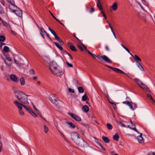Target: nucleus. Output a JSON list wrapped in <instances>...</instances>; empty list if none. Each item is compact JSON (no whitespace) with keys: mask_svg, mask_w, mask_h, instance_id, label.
Returning a JSON list of instances; mask_svg holds the SVG:
<instances>
[{"mask_svg":"<svg viewBox=\"0 0 155 155\" xmlns=\"http://www.w3.org/2000/svg\"><path fill=\"white\" fill-rule=\"evenodd\" d=\"M117 124H121V126H122L124 127H126V126L124 124H123L121 121H120L119 122V123L118 121H117Z\"/></svg>","mask_w":155,"mask_h":155,"instance_id":"obj_48","label":"nucleus"},{"mask_svg":"<svg viewBox=\"0 0 155 155\" xmlns=\"http://www.w3.org/2000/svg\"><path fill=\"white\" fill-rule=\"evenodd\" d=\"M114 140L116 141H118L119 138V136L117 134H115L113 137Z\"/></svg>","mask_w":155,"mask_h":155,"instance_id":"obj_28","label":"nucleus"},{"mask_svg":"<svg viewBox=\"0 0 155 155\" xmlns=\"http://www.w3.org/2000/svg\"><path fill=\"white\" fill-rule=\"evenodd\" d=\"M66 64L68 68H72L73 67V65L72 64L69 63L68 61H66Z\"/></svg>","mask_w":155,"mask_h":155,"instance_id":"obj_39","label":"nucleus"},{"mask_svg":"<svg viewBox=\"0 0 155 155\" xmlns=\"http://www.w3.org/2000/svg\"><path fill=\"white\" fill-rule=\"evenodd\" d=\"M64 53H65V54H68V56H69L70 57L71 60H72L73 59V57H72V56L71 55V54H70L67 51H64Z\"/></svg>","mask_w":155,"mask_h":155,"instance_id":"obj_41","label":"nucleus"},{"mask_svg":"<svg viewBox=\"0 0 155 155\" xmlns=\"http://www.w3.org/2000/svg\"><path fill=\"white\" fill-rule=\"evenodd\" d=\"M68 91L70 92H72L73 93H74V90L71 89V88H69L68 89Z\"/></svg>","mask_w":155,"mask_h":155,"instance_id":"obj_52","label":"nucleus"},{"mask_svg":"<svg viewBox=\"0 0 155 155\" xmlns=\"http://www.w3.org/2000/svg\"><path fill=\"white\" fill-rule=\"evenodd\" d=\"M32 104L33 105V107L34 108V109L36 111H39L37 109V108L35 106V105L33 104V103H32Z\"/></svg>","mask_w":155,"mask_h":155,"instance_id":"obj_53","label":"nucleus"},{"mask_svg":"<svg viewBox=\"0 0 155 155\" xmlns=\"http://www.w3.org/2000/svg\"><path fill=\"white\" fill-rule=\"evenodd\" d=\"M137 66L140 68V70L143 71H144V69L142 67L140 63H138L137 64Z\"/></svg>","mask_w":155,"mask_h":155,"instance_id":"obj_26","label":"nucleus"},{"mask_svg":"<svg viewBox=\"0 0 155 155\" xmlns=\"http://www.w3.org/2000/svg\"><path fill=\"white\" fill-rule=\"evenodd\" d=\"M40 32H44V31H45L44 30V28L42 27H41L40 28Z\"/></svg>","mask_w":155,"mask_h":155,"instance_id":"obj_63","label":"nucleus"},{"mask_svg":"<svg viewBox=\"0 0 155 155\" xmlns=\"http://www.w3.org/2000/svg\"><path fill=\"white\" fill-rule=\"evenodd\" d=\"M88 97L86 94L83 95L82 97V100L84 101H86Z\"/></svg>","mask_w":155,"mask_h":155,"instance_id":"obj_37","label":"nucleus"},{"mask_svg":"<svg viewBox=\"0 0 155 155\" xmlns=\"http://www.w3.org/2000/svg\"><path fill=\"white\" fill-rule=\"evenodd\" d=\"M130 129H132L133 130L137 132L138 134H140L136 129V128L135 127V125H134V127H130Z\"/></svg>","mask_w":155,"mask_h":155,"instance_id":"obj_46","label":"nucleus"},{"mask_svg":"<svg viewBox=\"0 0 155 155\" xmlns=\"http://www.w3.org/2000/svg\"><path fill=\"white\" fill-rule=\"evenodd\" d=\"M70 49L71 50L74 51L76 52L77 51V49L76 47L74 45L71 46H70Z\"/></svg>","mask_w":155,"mask_h":155,"instance_id":"obj_34","label":"nucleus"},{"mask_svg":"<svg viewBox=\"0 0 155 155\" xmlns=\"http://www.w3.org/2000/svg\"><path fill=\"white\" fill-rule=\"evenodd\" d=\"M29 73L30 74L33 75L35 74V72L33 69H31L29 70Z\"/></svg>","mask_w":155,"mask_h":155,"instance_id":"obj_47","label":"nucleus"},{"mask_svg":"<svg viewBox=\"0 0 155 155\" xmlns=\"http://www.w3.org/2000/svg\"><path fill=\"white\" fill-rule=\"evenodd\" d=\"M133 104L134 105V109L136 108L137 107V104L135 103H133Z\"/></svg>","mask_w":155,"mask_h":155,"instance_id":"obj_62","label":"nucleus"},{"mask_svg":"<svg viewBox=\"0 0 155 155\" xmlns=\"http://www.w3.org/2000/svg\"><path fill=\"white\" fill-rule=\"evenodd\" d=\"M97 6L100 10H102V7L100 0H97Z\"/></svg>","mask_w":155,"mask_h":155,"instance_id":"obj_21","label":"nucleus"},{"mask_svg":"<svg viewBox=\"0 0 155 155\" xmlns=\"http://www.w3.org/2000/svg\"><path fill=\"white\" fill-rule=\"evenodd\" d=\"M82 110L84 112L87 113L89 111V108L88 106L84 105L82 107Z\"/></svg>","mask_w":155,"mask_h":155,"instance_id":"obj_14","label":"nucleus"},{"mask_svg":"<svg viewBox=\"0 0 155 155\" xmlns=\"http://www.w3.org/2000/svg\"><path fill=\"white\" fill-rule=\"evenodd\" d=\"M94 11V7H92L91 8V11H90V13H92Z\"/></svg>","mask_w":155,"mask_h":155,"instance_id":"obj_56","label":"nucleus"},{"mask_svg":"<svg viewBox=\"0 0 155 155\" xmlns=\"http://www.w3.org/2000/svg\"><path fill=\"white\" fill-rule=\"evenodd\" d=\"M11 32L12 34L14 35H15L16 34V33L15 31H14L13 30H12L11 31Z\"/></svg>","mask_w":155,"mask_h":155,"instance_id":"obj_54","label":"nucleus"},{"mask_svg":"<svg viewBox=\"0 0 155 155\" xmlns=\"http://www.w3.org/2000/svg\"><path fill=\"white\" fill-rule=\"evenodd\" d=\"M110 104L112 105V106L114 108V110H117V108L116 105V104H115L113 102H110Z\"/></svg>","mask_w":155,"mask_h":155,"instance_id":"obj_44","label":"nucleus"},{"mask_svg":"<svg viewBox=\"0 0 155 155\" xmlns=\"http://www.w3.org/2000/svg\"><path fill=\"white\" fill-rule=\"evenodd\" d=\"M135 82L141 88H143V87H142L141 85L143 86V84L142 82L139 79L137 78L135 79L134 80Z\"/></svg>","mask_w":155,"mask_h":155,"instance_id":"obj_15","label":"nucleus"},{"mask_svg":"<svg viewBox=\"0 0 155 155\" xmlns=\"http://www.w3.org/2000/svg\"><path fill=\"white\" fill-rule=\"evenodd\" d=\"M57 98L56 97V95L54 94L51 95L49 97V99L51 102L55 100Z\"/></svg>","mask_w":155,"mask_h":155,"instance_id":"obj_13","label":"nucleus"},{"mask_svg":"<svg viewBox=\"0 0 155 155\" xmlns=\"http://www.w3.org/2000/svg\"><path fill=\"white\" fill-rule=\"evenodd\" d=\"M50 12L52 17L56 20L57 19V18L54 16L53 14L52 13H51L50 11Z\"/></svg>","mask_w":155,"mask_h":155,"instance_id":"obj_58","label":"nucleus"},{"mask_svg":"<svg viewBox=\"0 0 155 155\" xmlns=\"http://www.w3.org/2000/svg\"><path fill=\"white\" fill-rule=\"evenodd\" d=\"M88 53L89 55L92 57L94 58L95 59V57H96L99 60L102 61L103 60L104 61L106 62L109 63H112V61L106 56L104 55L102 56H99L98 55H95L90 51H88Z\"/></svg>","mask_w":155,"mask_h":155,"instance_id":"obj_3","label":"nucleus"},{"mask_svg":"<svg viewBox=\"0 0 155 155\" xmlns=\"http://www.w3.org/2000/svg\"><path fill=\"white\" fill-rule=\"evenodd\" d=\"M6 59L8 61H11L12 60L11 58L9 57H7Z\"/></svg>","mask_w":155,"mask_h":155,"instance_id":"obj_61","label":"nucleus"},{"mask_svg":"<svg viewBox=\"0 0 155 155\" xmlns=\"http://www.w3.org/2000/svg\"><path fill=\"white\" fill-rule=\"evenodd\" d=\"M58 131L59 132V133L61 134V135L62 136V137H64V139L66 138V137L65 136V135L63 134V133H62L61 131L60 130H58Z\"/></svg>","mask_w":155,"mask_h":155,"instance_id":"obj_51","label":"nucleus"},{"mask_svg":"<svg viewBox=\"0 0 155 155\" xmlns=\"http://www.w3.org/2000/svg\"><path fill=\"white\" fill-rule=\"evenodd\" d=\"M114 11H116L117 8V3H114L113 5L110 7Z\"/></svg>","mask_w":155,"mask_h":155,"instance_id":"obj_24","label":"nucleus"},{"mask_svg":"<svg viewBox=\"0 0 155 155\" xmlns=\"http://www.w3.org/2000/svg\"><path fill=\"white\" fill-rule=\"evenodd\" d=\"M2 24L5 27H9L10 26V25L9 24H8L7 23H6V22L4 21L3 20L2 21Z\"/></svg>","mask_w":155,"mask_h":155,"instance_id":"obj_36","label":"nucleus"},{"mask_svg":"<svg viewBox=\"0 0 155 155\" xmlns=\"http://www.w3.org/2000/svg\"><path fill=\"white\" fill-rule=\"evenodd\" d=\"M66 123L67 125H69L70 127L71 128H74L75 127V125L71 122H66Z\"/></svg>","mask_w":155,"mask_h":155,"instance_id":"obj_22","label":"nucleus"},{"mask_svg":"<svg viewBox=\"0 0 155 155\" xmlns=\"http://www.w3.org/2000/svg\"><path fill=\"white\" fill-rule=\"evenodd\" d=\"M14 92L16 97L19 100L21 99V98L22 96L24 95L25 94L24 93L19 90H15Z\"/></svg>","mask_w":155,"mask_h":155,"instance_id":"obj_6","label":"nucleus"},{"mask_svg":"<svg viewBox=\"0 0 155 155\" xmlns=\"http://www.w3.org/2000/svg\"><path fill=\"white\" fill-rule=\"evenodd\" d=\"M48 29L51 31V32L52 34L54 36L55 38L58 37V36L57 35L56 33L50 27H49Z\"/></svg>","mask_w":155,"mask_h":155,"instance_id":"obj_18","label":"nucleus"},{"mask_svg":"<svg viewBox=\"0 0 155 155\" xmlns=\"http://www.w3.org/2000/svg\"><path fill=\"white\" fill-rule=\"evenodd\" d=\"M107 21V22L108 23L109 25L111 31L112 32L115 38H116V36L113 30V28H112L111 25L110 24V23L109 22V21Z\"/></svg>","mask_w":155,"mask_h":155,"instance_id":"obj_19","label":"nucleus"},{"mask_svg":"<svg viewBox=\"0 0 155 155\" xmlns=\"http://www.w3.org/2000/svg\"><path fill=\"white\" fill-rule=\"evenodd\" d=\"M14 61L15 63L17 64L18 66H21V65L22 64H22L21 63H19V62L17 61L15 59H14Z\"/></svg>","mask_w":155,"mask_h":155,"instance_id":"obj_45","label":"nucleus"},{"mask_svg":"<svg viewBox=\"0 0 155 155\" xmlns=\"http://www.w3.org/2000/svg\"><path fill=\"white\" fill-rule=\"evenodd\" d=\"M13 103L15 104V105L18 107V108L19 109V110L22 109V107H23V105L24 104L18 102L16 101H14Z\"/></svg>","mask_w":155,"mask_h":155,"instance_id":"obj_9","label":"nucleus"},{"mask_svg":"<svg viewBox=\"0 0 155 155\" xmlns=\"http://www.w3.org/2000/svg\"><path fill=\"white\" fill-rule=\"evenodd\" d=\"M5 45V43H4L3 42H0V48L2 47V46L3 45Z\"/></svg>","mask_w":155,"mask_h":155,"instance_id":"obj_60","label":"nucleus"},{"mask_svg":"<svg viewBox=\"0 0 155 155\" xmlns=\"http://www.w3.org/2000/svg\"><path fill=\"white\" fill-rule=\"evenodd\" d=\"M0 2L1 4L4 6L5 5V2L4 0H1Z\"/></svg>","mask_w":155,"mask_h":155,"instance_id":"obj_57","label":"nucleus"},{"mask_svg":"<svg viewBox=\"0 0 155 155\" xmlns=\"http://www.w3.org/2000/svg\"><path fill=\"white\" fill-rule=\"evenodd\" d=\"M6 39L4 35L0 36V41H4Z\"/></svg>","mask_w":155,"mask_h":155,"instance_id":"obj_32","label":"nucleus"},{"mask_svg":"<svg viewBox=\"0 0 155 155\" xmlns=\"http://www.w3.org/2000/svg\"><path fill=\"white\" fill-rule=\"evenodd\" d=\"M46 36L49 39V40L52 42H53V41L49 35L48 33L46 34Z\"/></svg>","mask_w":155,"mask_h":155,"instance_id":"obj_50","label":"nucleus"},{"mask_svg":"<svg viewBox=\"0 0 155 155\" xmlns=\"http://www.w3.org/2000/svg\"><path fill=\"white\" fill-rule=\"evenodd\" d=\"M142 134L140 133V135L137 137L138 141L140 143H144V140L142 137Z\"/></svg>","mask_w":155,"mask_h":155,"instance_id":"obj_12","label":"nucleus"},{"mask_svg":"<svg viewBox=\"0 0 155 155\" xmlns=\"http://www.w3.org/2000/svg\"><path fill=\"white\" fill-rule=\"evenodd\" d=\"M23 107L25 108L28 112H29V113L31 111V110H32L31 109V108L30 107H28L26 106L25 105H23Z\"/></svg>","mask_w":155,"mask_h":155,"instance_id":"obj_27","label":"nucleus"},{"mask_svg":"<svg viewBox=\"0 0 155 155\" xmlns=\"http://www.w3.org/2000/svg\"><path fill=\"white\" fill-rule=\"evenodd\" d=\"M28 95L25 94V93L24 94V95L22 96L21 98V99H20L21 102L23 104H28L29 103L28 101V98L27 97Z\"/></svg>","mask_w":155,"mask_h":155,"instance_id":"obj_8","label":"nucleus"},{"mask_svg":"<svg viewBox=\"0 0 155 155\" xmlns=\"http://www.w3.org/2000/svg\"><path fill=\"white\" fill-rule=\"evenodd\" d=\"M3 51L7 53L10 51V49L7 46H5L4 48Z\"/></svg>","mask_w":155,"mask_h":155,"instance_id":"obj_30","label":"nucleus"},{"mask_svg":"<svg viewBox=\"0 0 155 155\" xmlns=\"http://www.w3.org/2000/svg\"><path fill=\"white\" fill-rule=\"evenodd\" d=\"M71 138L76 144L79 147L85 148L89 146L88 143L86 142L82 137L76 132H73L71 134Z\"/></svg>","mask_w":155,"mask_h":155,"instance_id":"obj_1","label":"nucleus"},{"mask_svg":"<svg viewBox=\"0 0 155 155\" xmlns=\"http://www.w3.org/2000/svg\"><path fill=\"white\" fill-rule=\"evenodd\" d=\"M31 111L30 112V113L33 116L35 117H37V115L35 114L32 110H31Z\"/></svg>","mask_w":155,"mask_h":155,"instance_id":"obj_42","label":"nucleus"},{"mask_svg":"<svg viewBox=\"0 0 155 155\" xmlns=\"http://www.w3.org/2000/svg\"><path fill=\"white\" fill-rule=\"evenodd\" d=\"M105 49L107 51H109L110 50V49L107 46H105Z\"/></svg>","mask_w":155,"mask_h":155,"instance_id":"obj_64","label":"nucleus"},{"mask_svg":"<svg viewBox=\"0 0 155 155\" xmlns=\"http://www.w3.org/2000/svg\"><path fill=\"white\" fill-rule=\"evenodd\" d=\"M58 65L54 61H51L49 64V69L51 72L54 75L56 76H59L61 77V74L59 71H58L57 67Z\"/></svg>","mask_w":155,"mask_h":155,"instance_id":"obj_2","label":"nucleus"},{"mask_svg":"<svg viewBox=\"0 0 155 155\" xmlns=\"http://www.w3.org/2000/svg\"><path fill=\"white\" fill-rule=\"evenodd\" d=\"M19 110V113L22 116L24 115L25 113L24 112L21 110Z\"/></svg>","mask_w":155,"mask_h":155,"instance_id":"obj_49","label":"nucleus"},{"mask_svg":"<svg viewBox=\"0 0 155 155\" xmlns=\"http://www.w3.org/2000/svg\"><path fill=\"white\" fill-rule=\"evenodd\" d=\"M102 139L103 141L106 143H109L110 142V140L107 137H106L104 136H102Z\"/></svg>","mask_w":155,"mask_h":155,"instance_id":"obj_23","label":"nucleus"},{"mask_svg":"<svg viewBox=\"0 0 155 155\" xmlns=\"http://www.w3.org/2000/svg\"><path fill=\"white\" fill-rule=\"evenodd\" d=\"M2 143L1 141L0 140V152L2 151Z\"/></svg>","mask_w":155,"mask_h":155,"instance_id":"obj_55","label":"nucleus"},{"mask_svg":"<svg viewBox=\"0 0 155 155\" xmlns=\"http://www.w3.org/2000/svg\"><path fill=\"white\" fill-rule=\"evenodd\" d=\"M105 65L106 66H107L108 68H110L111 69L113 70V71H115V72H116L117 73H120V74H124L128 78H130V76H129L127 74L124 72H123L122 70H120V69L119 68H116L113 67L109 66L107 65Z\"/></svg>","mask_w":155,"mask_h":155,"instance_id":"obj_5","label":"nucleus"},{"mask_svg":"<svg viewBox=\"0 0 155 155\" xmlns=\"http://www.w3.org/2000/svg\"><path fill=\"white\" fill-rule=\"evenodd\" d=\"M21 84V85H24L25 84V79L23 77H21L20 79Z\"/></svg>","mask_w":155,"mask_h":155,"instance_id":"obj_25","label":"nucleus"},{"mask_svg":"<svg viewBox=\"0 0 155 155\" xmlns=\"http://www.w3.org/2000/svg\"><path fill=\"white\" fill-rule=\"evenodd\" d=\"M147 98H150L152 101L153 102H155V101L153 99V98L151 94H147Z\"/></svg>","mask_w":155,"mask_h":155,"instance_id":"obj_35","label":"nucleus"},{"mask_svg":"<svg viewBox=\"0 0 155 155\" xmlns=\"http://www.w3.org/2000/svg\"><path fill=\"white\" fill-rule=\"evenodd\" d=\"M55 39L56 40H58L59 42V43H60V44L61 45H63V44H64L63 42L62 41L61 39H60V38L58 36L56 38H55Z\"/></svg>","mask_w":155,"mask_h":155,"instance_id":"obj_29","label":"nucleus"},{"mask_svg":"<svg viewBox=\"0 0 155 155\" xmlns=\"http://www.w3.org/2000/svg\"><path fill=\"white\" fill-rule=\"evenodd\" d=\"M131 103H132V102H130L129 101H126L123 102V103L124 104H127L128 106H129L130 107V108L131 109H132L133 110H134V109L133 108L132 105V104Z\"/></svg>","mask_w":155,"mask_h":155,"instance_id":"obj_16","label":"nucleus"},{"mask_svg":"<svg viewBox=\"0 0 155 155\" xmlns=\"http://www.w3.org/2000/svg\"><path fill=\"white\" fill-rule=\"evenodd\" d=\"M134 58L136 61L137 64L138 63H140L139 61H141V59L137 55H135L134 56Z\"/></svg>","mask_w":155,"mask_h":155,"instance_id":"obj_17","label":"nucleus"},{"mask_svg":"<svg viewBox=\"0 0 155 155\" xmlns=\"http://www.w3.org/2000/svg\"><path fill=\"white\" fill-rule=\"evenodd\" d=\"M97 143L99 146L101 147L102 150H106L105 149L104 147L103 146V145L100 142H98Z\"/></svg>","mask_w":155,"mask_h":155,"instance_id":"obj_40","label":"nucleus"},{"mask_svg":"<svg viewBox=\"0 0 155 155\" xmlns=\"http://www.w3.org/2000/svg\"><path fill=\"white\" fill-rule=\"evenodd\" d=\"M7 2L11 4L13 6H14L15 5V2L14 0H6Z\"/></svg>","mask_w":155,"mask_h":155,"instance_id":"obj_31","label":"nucleus"},{"mask_svg":"<svg viewBox=\"0 0 155 155\" xmlns=\"http://www.w3.org/2000/svg\"><path fill=\"white\" fill-rule=\"evenodd\" d=\"M68 114L72 118L78 122H79L81 120V117L76 114L71 113H69Z\"/></svg>","mask_w":155,"mask_h":155,"instance_id":"obj_7","label":"nucleus"},{"mask_svg":"<svg viewBox=\"0 0 155 155\" xmlns=\"http://www.w3.org/2000/svg\"><path fill=\"white\" fill-rule=\"evenodd\" d=\"M44 132L45 133H48V128L47 127V126H46L45 125H44Z\"/></svg>","mask_w":155,"mask_h":155,"instance_id":"obj_43","label":"nucleus"},{"mask_svg":"<svg viewBox=\"0 0 155 155\" xmlns=\"http://www.w3.org/2000/svg\"><path fill=\"white\" fill-rule=\"evenodd\" d=\"M107 127L109 130H111L113 128L112 125L110 123H107Z\"/></svg>","mask_w":155,"mask_h":155,"instance_id":"obj_38","label":"nucleus"},{"mask_svg":"<svg viewBox=\"0 0 155 155\" xmlns=\"http://www.w3.org/2000/svg\"><path fill=\"white\" fill-rule=\"evenodd\" d=\"M10 79L15 82H17L18 81L17 77L15 74H11L10 76Z\"/></svg>","mask_w":155,"mask_h":155,"instance_id":"obj_11","label":"nucleus"},{"mask_svg":"<svg viewBox=\"0 0 155 155\" xmlns=\"http://www.w3.org/2000/svg\"><path fill=\"white\" fill-rule=\"evenodd\" d=\"M59 102H60V101H59V99L57 98L55 100L53 101L51 103L57 107L59 108L60 106L59 104Z\"/></svg>","mask_w":155,"mask_h":155,"instance_id":"obj_10","label":"nucleus"},{"mask_svg":"<svg viewBox=\"0 0 155 155\" xmlns=\"http://www.w3.org/2000/svg\"><path fill=\"white\" fill-rule=\"evenodd\" d=\"M56 21H57L61 25H62L64 26V25L60 21L58 20V19H57L56 20Z\"/></svg>","mask_w":155,"mask_h":155,"instance_id":"obj_59","label":"nucleus"},{"mask_svg":"<svg viewBox=\"0 0 155 155\" xmlns=\"http://www.w3.org/2000/svg\"><path fill=\"white\" fill-rule=\"evenodd\" d=\"M53 43L61 51H63V47L60 45L58 43L56 42H53Z\"/></svg>","mask_w":155,"mask_h":155,"instance_id":"obj_20","label":"nucleus"},{"mask_svg":"<svg viewBox=\"0 0 155 155\" xmlns=\"http://www.w3.org/2000/svg\"><path fill=\"white\" fill-rule=\"evenodd\" d=\"M78 92L80 93H82L84 92V90L82 87H79L78 88Z\"/></svg>","mask_w":155,"mask_h":155,"instance_id":"obj_33","label":"nucleus"},{"mask_svg":"<svg viewBox=\"0 0 155 155\" xmlns=\"http://www.w3.org/2000/svg\"><path fill=\"white\" fill-rule=\"evenodd\" d=\"M14 8H17V9L14 10L10 8V6H9V9L12 11V12L15 13L17 15L19 16L20 18L22 17V11L20 8H18L15 5L14 6H13Z\"/></svg>","mask_w":155,"mask_h":155,"instance_id":"obj_4","label":"nucleus"}]
</instances>
